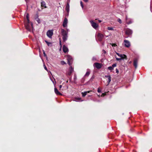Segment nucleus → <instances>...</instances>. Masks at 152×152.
I'll return each mask as SVG.
<instances>
[{
	"label": "nucleus",
	"mask_w": 152,
	"mask_h": 152,
	"mask_svg": "<svg viewBox=\"0 0 152 152\" xmlns=\"http://www.w3.org/2000/svg\"><path fill=\"white\" fill-rule=\"evenodd\" d=\"M32 25L33 24L31 23V25H30L29 22L28 23V22L26 23L25 24L26 28L29 31H30L31 28H32Z\"/></svg>",
	"instance_id": "obj_1"
},
{
	"label": "nucleus",
	"mask_w": 152,
	"mask_h": 152,
	"mask_svg": "<svg viewBox=\"0 0 152 152\" xmlns=\"http://www.w3.org/2000/svg\"><path fill=\"white\" fill-rule=\"evenodd\" d=\"M90 22L91 24V26L94 28L96 29L98 27V24L94 22L93 20H91Z\"/></svg>",
	"instance_id": "obj_2"
},
{
	"label": "nucleus",
	"mask_w": 152,
	"mask_h": 152,
	"mask_svg": "<svg viewBox=\"0 0 152 152\" xmlns=\"http://www.w3.org/2000/svg\"><path fill=\"white\" fill-rule=\"evenodd\" d=\"M66 58H67L68 61V64L70 65L71 64V62L72 61V58L69 55H67L66 56Z\"/></svg>",
	"instance_id": "obj_3"
},
{
	"label": "nucleus",
	"mask_w": 152,
	"mask_h": 152,
	"mask_svg": "<svg viewBox=\"0 0 152 152\" xmlns=\"http://www.w3.org/2000/svg\"><path fill=\"white\" fill-rule=\"evenodd\" d=\"M124 45L127 48H129L130 46V42L126 40H124Z\"/></svg>",
	"instance_id": "obj_4"
},
{
	"label": "nucleus",
	"mask_w": 152,
	"mask_h": 152,
	"mask_svg": "<svg viewBox=\"0 0 152 152\" xmlns=\"http://www.w3.org/2000/svg\"><path fill=\"white\" fill-rule=\"evenodd\" d=\"M53 34V30H49L47 32V36L50 38L51 37Z\"/></svg>",
	"instance_id": "obj_5"
},
{
	"label": "nucleus",
	"mask_w": 152,
	"mask_h": 152,
	"mask_svg": "<svg viewBox=\"0 0 152 152\" xmlns=\"http://www.w3.org/2000/svg\"><path fill=\"white\" fill-rule=\"evenodd\" d=\"M94 66L97 69H99L102 67V64L99 63H95L94 64Z\"/></svg>",
	"instance_id": "obj_6"
},
{
	"label": "nucleus",
	"mask_w": 152,
	"mask_h": 152,
	"mask_svg": "<svg viewBox=\"0 0 152 152\" xmlns=\"http://www.w3.org/2000/svg\"><path fill=\"white\" fill-rule=\"evenodd\" d=\"M97 38L100 41H101L104 37L103 34L100 33H98L97 35Z\"/></svg>",
	"instance_id": "obj_7"
},
{
	"label": "nucleus",
	"mask_w": 152,
	"mask_h": 152,
	"mask_svg": "<svg viewBox=\"0 0 152 152\" xmlns=\"http://www.w3.org/2000/svg\"><path fill=\"white\" fill-rule=\"evenodd\" d=\"M68 20L66 18H65L64 20L63 26V27L66 28L67 26Z\"/></svg>",
	"instance_id": "obj_8"
},
{
	"label": "nucleus",
	"mask_w": 152,
	"mask_h": 152,
	"mask_svg": "<svg viewBox=\"0 0 152 152\" xmlns=\"http://www.w3.org/2000/svg\"><path fill=\"white\" fill-rule=\"evenodd\" d=\"M132 30L130 29L127 28L126 30L125 33L127 35H130L132 34Z\"/></svg>",
	"instance_id": "obj_9"
},
{
	"label": "nucleus",
	"mask_w": 152,
	"mask_h": 152,
	"mask_svg": "<svg viewBox=\"0 0 152 152\" xmlns=\"http://www.w3.org/2000/svg\"><path fill=\"white\" fill-rule=\"evenodd\" d=\"M126 23L128 24H131L133 22L132 20H131L130 19L127 18V16H126Z\"/></svg>",
	"instance_id": "obj_10"
},
{
	"label": "nucleus",
	"mask_w": 152,
	"mask_h": 152,
	"mask_svg": "<svg viewBox=\"0 0 152 152\" xmlns=\"http://www.w3.org/2000/svg\"><path fill=\"white\" fill-rule=\"evenodd\" d=\"M61 32L62 36L67 35L68 33L64 29H61Z\"/></svg>",
	"instance_id": "obj_11"
},
{
	"label": "nucleus",
	"mask_w": 152,
	"mask_h": 152,
	"mask_svg": "<svg viewBox=\"0 0 152 152\" xmlns=\"http://www.w3.org/2000/svg\"><path fill=\"white\" fill-rule=\"evenodd\" d=\"M138 63V60L137 58L134 59L133 63V65L135 68L137 67V64Z\"/></svg>",
	"instance_id": "obj_12"
},
{
	"label": "nucleus",
	"mask_w": 152,
	"mask_h": 152,
	"mask_svg": "<svg viewBox=\"0 0 152 152\" xmlns=\"http://www.w3.org/2000/svg\"><path fill=\"white\" fill-rule=\"evenodd\" d=\"M63 50L64 52L65 53H66L68 51V48L64 45L63 46Z\"/></svg>",
	"instance_id": "obj_13"
},
{
	"label": "nucleus",
	"mask_w": 152,
	"mask_h": 152,
	"mask_svg": "<svg viewBox=\"0 0 152 152\" xmlns=\"http://www.w3.org/2000/svg\"><path fill=\"white\" fill-rule=\"evenodd\" d=\"M116 54L121 58H126V56L125 55L117 53H116Z\"/></svg>",
	"instance_id": "obj_14"
},
{
	"label": "nucleus",
	"mask_w": 152,
	"mask_h": 152,
	"mask_svg": "<svg viewBox=\"0 0 152 152\" xmlns=\"http://www.w3.org/2000/svg\"><path fill=\"white\" fill-rule=\"evenodd\" d=\"M105 77L108 78V81H107L108 85H109L110 83V82L111 81V77L110 75H108V76H105Z\"/></svg>",
	"instance_id": "obj_15"
},
{
	"label": "nucleus",
	"mask_w": 152,
	"mask_h": 152,
	"mask_svg": "<svg viewBox=\"0 0 152 152\" xmlns=\"http://www.w3.org/2000/svg\"><path fill=\"white\" fill-rule=\"evenodd\" d=\"M66 12L69 13V2H68L66 7Z\"/></svg>",
	"instance_id": "obj_16"
},
{
	"label": "nucleus",
	"mask_w": 152,
	"mask_h": 152,
	"mask_svg": "<svg viewBox=\"0 0 152 152\" xmlns=\"http://www.w3.org/2000/svg\"><path fill=\"white\" fill-rule=\"evenodd\" d=\"M54 91L56 94L57 95H61L62 94L58 91V90L56 88H54Z\"/></svg>",
	"instance_id": "obj_17"
},
{
	"label": "nucleus",
	"mask_w": 152,
	"mask_h": 152,
	"mask_svg": "<svg viewBox=\"0 0 152 152\" xmlns=\"http://www.w3.org/2000/svg\"><path fill=\"white\" fill-rule=\"evenodd\" d=\"M41 6L42 7H44V8H47V7L46 5V3L45 1H42L41 2Z\"/></svg>",
	"instance_id": "obj_18"
},
{
	"label": "nucleus",
	"mask_w": 152,
	"mask_h": 152,
	"mask_svg": "<svg viewBox=\"0 0 152 152\" xmlns=\"http://www.w3.org/2000/svg\"><path fill=\"white\" fill-rule=\"evenodd\" d=\"M62 39L63 41L65 42L67 39L68 36L67 35L62 36Z\"/></svg>",
	"instance_id": "obj_19"
},
{
	"label": "nucleus",
	"mask_w": 152,
	"mask_h": 152,
	"mask_svg": "<svg viewBox=\"0 0 152 152\" xmlns=\"http://www.w3.org/2000/svg\"><path fill=\"white\" fill-rule=\"evenodd\" d=\"M81 99V98H75V100H74L75 101L77 102V101H82L83 100H80Z\"/></svg>",
	"instance_id": "obj_20"
},
{
	"label": "nucleus",
	"mask_w": 152,
	"mask_h": 152,
	"mask_svg": "<svg viewBox=\"0 0 152 152\" xmlns=\"http://www.w3.org/2000/svg\"><path fill=\"white\" fill-rule=\"evenodd\" d=\"M26 18L27 19V22L29 23V15L28 13L26 15Z\"/></svg>",
	"instance_id": "obj_21"
},
{
	"label": "nucleus",
	"mask_w": 152,
	"mask_h": 152,
	"mask_svg": "<svg viewBox=\"0 0 152 152\" xmlns=\"http://www.w3.org/2000/svg\"><path fill=\"white\" fill-rule=\"evenodd\" d=\"M87 94V92H84L82 93V96L83 97H84Z\"/></svg>",
	"instance_id": "obj_22"
},
{
	"label": "nucleus",
	"mask_w": 152,
	"mask_h": 152,
	"mask_svg": "<svg viewBox=\"0 0 152 152\" xmlns=\"http://www.w3.org/2000/svg\"><path fill=\"white\" fill-rule=\"evenodd\" d=\"M90 74V72L89 71H88L86 73L85 75V76H88Z\"/></svg>",
	"instance_id": "obj_23"
},
{
	"label": "nucleus",
	"mask_w": 152,
	"mask_h": 152,
	"mask_svg": "<svg viewBox=\"0 0 152 152\" xmlns=\"http://www.w3.org/2000/svg\"><path fill=\"white\" fill-rule=\"evenodd\" d=\"M35 20L38 23H40V20L38 18H36L35 19Z\"/></svg>",
	"instance_id": "obj_24"
},
{
	"label": "nucleus",
	"mask_w": 152,
	"mask_h": 152,
	"mask_svg": "<svg viewBox=\"0 0 152 152\" xmlns=\"http://www.w3.org/2000/svg\"><path fill=\"white\" fill-rule=\"evenodd\" d=\"M107 29L109 30H114L113 28L112 27H108L107 28Z\"/></svg>",
	"instance_id": "obj_25"
},
{
	"label": "nucleus",
	"mask_w": 152,
	"mask_h": 152,
	"mask_svg": "<svg viewBox=\"0 0 152 152\" xmlns=\"http://www.w3.org/2000/svg\"><path fill=\"white\" fill-rule=\"evenodd\" d=\"M70 73L69 74V75H70V74H71V73H72V71H73V68H72V67H70Z\"/></svg>",
	"instance_id": "obj_26"
},
{
	"label": "nucleus",
	"mask_w": 152,
	"mask_h": 152,
	"mask_svg": "<svg viewBox=\"0 0 152 152\" xmlns=\"http://www.w3.org/2000/svg\"><path fill=\"white\" fill-rule=\"evenodd\" d=\"M108 69L110 70H112L113 69V67H112V66H109L108 67Z\"/></svg>",
	"instance_id": "obj_27"
},
{
	"label": "nucleus",
	"mask_w": 152,
	"mask_h": 152,
	"mask_svg": "<svg viewBox=\"0 0 152 152\" xmlns=\"http://www.w3.org/2000/svg\"><path fill=\"white\" fill-rule=\"evenodd\" d=\"M80 3L81 6L82 7V9H83V4L82 1H80Z\"/></svg>",
	"instance_id": "obj_28"
},
{
	"label": "nucleus",
	"mask_w": 152,
	"mask_h": 152,
	"mask_svg": "<svg viewBox=\"0 0 152 152\" xmlns=\"http://www.w3.org/2000/svg\"><path fill=\"white\" fill-rule=\"evenodd\" d=\"M112 45V46L113 47H116L117 46V45L115 44H111Z\"/></svg>",
	"instance_id": "obj_29"
},
{
	"label": "nucleus",
	"mask_w": 152,
	"mask_h": 152,
	"mask_svg": "<svg viewBox=\"0 0 152 152\" xmlns=\"http://www.w3.org/2000/svg\"><path fill=\"white\" fill-rule=\"evenodd\" d=\"M92 60L93 61H96V58L95 57H93L92 58Z\"/></svg>",
	"instance_id": "obj_30"
},
{
	"label": "nucleus",
	"mask_w": 152,
	"mask_h": 152,
	"mask_svg": "<svg viewBox=\"0 0 152 152\" xmlns=\"http://www.w3.org/2000/svg\"><path fill=\"white\" fill-rule=\"evenodd\" d=\"M116 66V64H114L112 65V66L113 67V68Z\"/></svg>",
	"instance_id": "obj_31"
},
{
	"label": "nucleus",
	"mask_w": 152,
	"mask_h": 152,
	"mask_svg": "<svg viewBox=\"0 0 152 152\" xmlns=\"http://www.w3.org/2000/svg\"><path fill=\"white\" fill-rule=\"evenodd\" d=\"M61 63L62 65H64V64H66V63L63 61H62L61 62Z\"/></svg>",
	"instance_id": "obj_32"
},
{
	"label": "nucleus",
	"mask_w": 152,
	"mask_h": 152,
	"mask_svg": "<svg viewBox=\"0 0 152 152\" xmlns=\"http://www.w3.org/2000/svg\"><path fill=\"white\" fill-rule=\"evenodd\" d=\"M118 21L120 23H122L121 20L120 19H118Z\"/></svg>",
	"instance_id": "obj_33"
},
{
	"label": "nucleus",
	"mask_w": 152,
	"mask_h": 152,
	"mask_svg": "<svg viewBox=\"0 0 152 152\" xmlns=\"http://www.w3.org/2000/svg\"><path fill=\"white\" fill-rule=\"evenodd\" d=\"M97 91L99 93H100L101 92V90L99 88H98L97 90Z\"/></svg>",
	"instance_id": "obj_34"
},
{
	"label": "nucleus",
	"mask_w": 152,
	"mask_h": 152,
	"mask_svg": "<svg viewBox=\"0 0 152 152\" xmlns=\"http://www.w3.org/2000/svg\"><path fill=\"white\" fill-rule=\"evenodd\" d=\"M122 58H121V57L120 58H116V60L117 61H119L120 60H121Z\"/></svg>",
	"instance_id": "obj_35"
},
{
	"label": "nucleus",
	"mask_w": 152,
	"mask_h": 152,
	"mask_svg": "<svg viewBox=\"0 0 152 152\" xmlns=\"http://www.w3.org/2000/svg\"><path fill=\"white\" fill-rule=\"evenodd\" d=\"M44 69L47 71H48L47 69L45 64H44Z\"/></svg>",
	"instance_id": "obj_36"
},
{
	"label": "nucleus",
	"mask_w": 152,
	"mask_h": 152,
	"mask_svg": "<svg viewBox=\"0 0 152 152\" xmlns=\"http://www.w3.org/2000/svg\"><path fill=\"white\" fill-rule=\"evenodd\" d=\"M106 95V94L105 93H103L101 95V96H104Z\"/></svg>",
	"instance_id": "obj_37"
},
{
	"label": "nucleus",
	"mask_w": 152,
	"mask_h": 152,
	"mask_svg": "<svg viewBox=\"0 0 152 152\" xmlns=\"http://www.w3.org/2000/svg\"><path fill=\"white\" fill-rule=\"evenodd\" d=\"M43 53L44 55V56H46V55L45 53V51L44 50H43Z\"/></svg>",
	"instance_id": "obj_38"
},
{
	"label": "nucleus",
	"mask_w": 152,
	"mask_h": 152,
	"mask_svg": "<svg viewBox=\"0 0 152 152\" xmlns=\"http://www.w3.org/2000/svg\"><path fill=\"white\" fill-rule=\"evenodd\" d=\"M45 41L47 43V44L48 45H49V44H50V43L48 42L47 41Z\"/></svg>",
	"instance_id": "obj_39"
},
{
	"label": "nucleus",
	"mask_w": 152,
	"mask_h": 152,
	"mask_svg": "<svg viewBox=\"0 0 152 152\" xmlns=\"http://www.w3.org/2000/svg\"><path fill=\"white\" fill-rule=\"evenodd\" d=\"M62 87V86L61 85H60L59 86V88H60V90L61 89V88Z\"/></svg>",
	"instance_id": "obj_40"
},
{
	"label": "nucleus",
	"mask_w": 152,
	"mask_h": 152,
	"mask_svg": "<svg viewBox=\"0 0 152 152\" xmlns=\"http://www.w3.org/2000/svg\"><path fill=\"white\" fill-rule=\"evenodd\" d=\"M66 31L67 32V33L69 31V30L68 29H67V28H66Z\"/></svg>",
	"instance_id": "obj_41"
},
{
	"label": "nucleus",
	"mask_w": 152,
	"mask_h": 152,
	"mask_svg": "<svg viewBox=\"0 0 152 152\" xmlns=\"http://www.w3.org/2000/svg\"><path fill=\"white\" fill-rule=\"evenodd\" d=\"M103 52L105 54L106 53V52L104 50H103Z\"/></svg>",
	"instance_id": "obj_42"
},
{
	"label": "nucleus",
	"mask_w": 152,
	"mask_h": 152,
	"mask_svg": "<svg viewBox=\"0 0 152 152\" xmlns=\"http://www.w3.org/2000/svg\"><path fill=\"white\" fill-rule=\"evenodd\" d=\"M85 2H88V0H83Z\"/></svg>",
	"instance_id": "obj_43"
},
{
	"label": "nucleus",
	"mask_w": 152,
	"mask_h": 152,
	"mask_svg": "<svg viewBox=\"0 0 152 152\" xmlns=\"http://www.w3.org/2000/svg\"><path fill=\"white\" fill-rule=\"evenodd\" d=\"M118 69H116V72L117 73H118Z\"/></svg>",
	"instance_id": "obj_44"
},
{
	"label": "nucleus",
	"mask_w": 152,
	"mask_h": 152,
	"mask_svg": "<svg viewBox=\"0 0 152 152\" xmlns=\"http://www.w3.org/2000/svg\"><path fill=\"white\" fill-rule=\"evenodd\" d=\"M51 79V80H52V81L53 82V83L54 84H55V83L54 82V81L51 79Z\"/></svg>",
	"instance_id": "obj_45"
},
{
	"label": "nucleus",
	"mask_w": 152,
	"mask_h": 152,
	"mask_svg": "<svg viewBox=\"0 0 152 152\" xmlns=\"http://www.w3.org/2000/svg\"><path fill=\"white\" fill-rule=\"evenodd\" d=\"M90 91H86V92H87V93H89Z\"/></svg>",
	"instance_id": "obj_46"
},
{
	"label": "nucleus",
	"mask_w": 152,
	"mask_h": 152,
	"mask_svg": "<svg viewBox=\"0 0 152 152\" xmlns=\"http://www.w3.org/2000/svg\"><path fill=\"white\" fill-rule=\"evenodd\" d=\"M69 2H70V0H68L67 1V3H68V2H69Z\"/></svg>",
	"instance_id": "obj_47"
},
{
	"label": "nucleus",
	"mask_w": 152,
	"mask_h": 152,
	"mask_svg": "<svg viewBox=\"0 0 152 152\" xmlns=\"http://www.w3.org/2000/svg\"><path fill=\"white\" fill-rule=\"evenodd\" d=\"M60 45H61V41H60Z\"/></svg>",
	"instance_id": "obj_48"
},
{
	"label": "nucleus",
	"mask_w": 152,
	"mask_h": 152,
	"mask_svg": "<svg viewBox=\"0 0 152 152\" xmlns=\"http://www.w3.org/2000/svg\"><path fill=\"white\" fill-rule=\"evenodd\" d=\"M151 12H152V9L151 8Z\"/></svg>",
	"instance_id": "obj_49"
},
{
	"label": "nucleus",
	"mask_w": 152,
	"mask_h": 152,
	"mask_svg": "<svg viewBox=\"0 0 152 152\" xmlns=\"http://www.w3.org/2000/svg\"><path fill=\"white\" fill-rule=\"evenodd\" d=\"M99 22H101V21L100 20H99Z\"/></svg>",
	"instance_id": "obj_50"
},
{
	"label": "nucleus",
	"mask_w": 152,
	"mask_h": 152,
	"mask_svg": "<svg viewBox=\"0 0 152 152\" xmlns=\"http://www.w3.org/2000/svg\"><path fill=\"white\" fill-rule=\"evenodd\" d=\"M25 0V1H26V2H27V1L28 0Z\"/></svg>",
	"instance_id": "obj_51"
},
{
	"label": "nucleus",
	"mask_w": 152,
	"mask_h": 152,
	"mask_svg": "<svg viewBox=\"0 0 152 152\" xmlns=\"http://www.w3.org/2000/svg\"><path fill=\"white\" fill-rule=\"evenodd\" d=\"M98 96L99 97L100 96L99 95H98Z\"/></svg>",
	"instance_id": "obj_52"
}]
</instances>
